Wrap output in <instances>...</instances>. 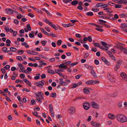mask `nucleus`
I'll return each instance as SVG.
<instances>
[{
    "instance_id": "b1692460",
    "label": "nucleus",
    "mask_w": 127,
    "mask_h": 127,
    "mask_svg": "<svg viewBox=\"0 0 127 127\" xmlns=\"http://www.w3.org/2000/svg\"><path fill=\"white\" fill-rule=\"evenodd\" d=\"M94 45L95 47L99 48L100 46V44L98 43H95L94 44Z\"/></svg>"
},
{
    "instance_id": "09e8293b",
    "label": "nucleus",
    "mask_w": 127,
    "mask_h": 127,
    "mask_svg": "<svg viewBox=\"0 0 127 127\" xmlns=\"http://www.w3.org/2000/svg\"><path fill=\"white\" fill-rule=\"evenodd\" d=\"M100 43H102V45L104 47L105 46H106L107 45V44L106 43L103 41H101L100 42Z\"/></svg>"
},
{
    "instance_id": "39448f33",
    "label": "nucleus",
    "mask_w": 127,
    "mask_h": 127,
    "mask_svg": "<svg viewBox=\"0 0 127 127\" xmlns=\"http://www.w3.org/2000/svg\"><path fill=\"white\" fill-rule=\"evenodd\" d=\"M7 13L9 15H12L13 14V10L10 8H7L5 9Z\"/></svg>"
},
{
    "instance_id": "9b49d317",
    "label": "nucleus",
    "mask_w": 127,
    "mask_h": 127,
    "mask_svg": "<svg viewBox=\"0 0 127 127\" xmlns=\"http://www.w3.org/2000/svg\"><path fill=\"white\" fill-rule=\"evenodd\" d=\"M59 67L60 68H62L64 69H66L67 67V66L66 65H64V64H60L59 65Z\"/></svg>"
},
{
    "instance_id": "f257e3e1",
    "label": "nucleus",
    "mask_w": 127,
    "mask_h": 127,
    "mask_svg": "<svg viewBox=\"0 0 127 127\" xmlns=\"http://www.w3.org/2000/svg\"><path fill=\"white\" fill-rule=\"evenodd\" d=\"M117 120L119 122L123 123L127 121V118L124 115L121 114H117L116 116Z\"/></svg>"
},
{
    "instance_id": "f03ea898",
    "label": "nucleus",
    "mask_w": 127,
    "mask_h": 127,
    "mask_svg": "<svg viewBox=\"0 0 127 127\" xmlns=\"http://www.w3.org/2000/svg\"><path fill=\"white\" fill-rule=\"evenodd\" d=\"M121 61L120 60H117L115 66L114 68V70L115 71H117V70L119 68L121 65Z\"/></svg>"
},
{
    "instance_id": "6e6d98bb",
    "label": "nucleus",
    "mask_w": 127,
    "mask_h": 127,
    "mask_svg": "<svg viewBox=\"0 0 127 127\" xmlns=\"http://www.w3.org/2000/svg\"><path fill=\"white\" fill-rule=\"evenodd\" d=\"M95 63V64L97 65L99 64V62L97 59L95 60L94 61Z\"/></svg>"
},
{
    "instance_id": "a19ab883",
    "label": "nucleus",
    "mask_w": 127,
    "mask_h": 127,
    "mask_svg": "<svg viewBox=\"0 0 127 127\" xmlns=\"http://www.w3.org/2000/svg\"><path fill=\"white\" fill-rule=\"evenodd\" d=\"M102 3H97L96 4V6L98 7L99 6H102Z\"/></svg>"
},
{
    "instance_id": "0eeeda50",
    "label": "nucleus",
    "mask_w": 127,
    "mask_h": 127,
    "mask_svg": "<svg viewBox=\"0 0 127 127\" xmlns=\"http://www.w3.org/2000/svg\"><path fill=\"white\" fill-rule=\"evenodd\" d=\"M70 112L69 113L70 114H73L75 112V108L73 107H71L69 109Z\"/></svg>"
},
{
    "instance_id": "4c0bfd02",
    "label": "nucleus",
    "mask_w": 127,
    "mask_h": 127,
    "mask_svg": "<svg viewBox=\"0 0 127 127\" xmlns=\"http://www.w3.org/2000/svg\"><path fill=\"white\" fill-rule=\"evenodd\" d=\"M83 46L86 48L87 50H88L89 49V46L86 44H83Z\"/></svg>"
},
{
    "instance_id": "ddd939ff",
    "label": "nucleus",
    "mask_w": 127,
    "mask_h": 127,
    "mask_svg": "<svg viewBox=\"0 0 127 127\" xmlns=\"http://www.w3.org/2000/svg\"><path fill=\"white\" fill-rule=\"evenodd\" d=\"M91 72L93 76L94 77H96V73L93 69H92L91 70Z\"/></svg>"
},
{
    "instance_id": "423d86ee",
    "label": "nucleus",
    "mask_w": 127,
    "mask_h": 127,
    "mask_svg": "<svg viewBox=\"0 0 127 127\" xmlns=\"http://www.w3.org/2000/svg\"><path fill=\"white\" fill-rule=\"evenodd\" d=\"M121 76L125 81L127 80V75L125 73H122L121 74Z\"/></svg>"
},
{
    "instance_id": "bb28decb",
    "label": "nucleus",
    "mask_w": 127,
    "mask_h": 127,
    "mask_svg": "<svg viewBox=\"0 0 127 127\" xmlns=\"http://www.w3.org/2000/svg\"><path fill=\"white\" fill-rule=\"evenodd\" d=\"M10 50L11 51H13V52H15L16 51L17 49L16 48H13L12 47H11L10 48Z\"/></svg>"
},
{
    "instance_id": "58836bf2",
    "label": "nucleus",
    "mask_w": 127,
    "mask_h": 127,
    "mask_svg": "<svg viewBox=\"0 0 127 127\" xmlns=\"http://www.w3.org/2000/svg\"><path fill=\"white\" fill-rule=\"evenodd\" d=\"M82 76V75L81 74L75 76V78L76 79H79L80 78V77Z\"/></svg>"
},
{
    "instance_id": "412c9836",
    "label": "nucleus",
    "mask_w": 127,
    "mask_h": 127,
    "mask_svg": "<svg viewBox=\"0 0 127 127\" xmlns=\"http://www.w3.org/2000/svg\"><path fill=\"white\" fill-rule=\"evenodd\" d=\"M86 84L87 85H93L92 80H90L86 82Z\"/></svg>"
},
{
    "instance_id": "72a5a7b5",
    "label": "nucleus",
    "mask_w": 127,
    "mask_h": 127,
    "mask_svg": "<svg viewBox=\"0 0 127 127\" xmlns=\"http://www.w3.org/2000/svg\"><path fill=\"white\" fill-rule=\"evenodd\" d=\"M38 83L40 87H41V86H43L44 85L43 82H42V81H39Z\"/></svg>"
},
{
    "instance_id": "4d7b16f0",
    "label": "nucleus",
    "mask_w": 127,
    "mask_h": 127,
    "mask_svg": "<svg viewBox=\"0 0 127 127\" xmlns=\"http://www.w3.org/2000/svg\"><path fill=\"white\" fill-rule=\"evenodd\" d=\"M19 15L17 16V18L18 19H20L22 18V16L21 14H20Z\"/></svg>"
},
{
    "instance_id": "2eb2a0df",
    "label": "nucleus",
    "mask_w": 127,
    "mask_h": 127,
    "mask_svg": "<svg viewBox=\"0 0 127 127\" xmlns=\"http://www.w3.org/2000/svg\"><path fill=\"white\" fill-rule=\"evenodd\" d=\"M50 96L51 97L55 98L56 97L57 95L55 93H53L50 94Z\"/></svg>"
},
{
    "instance_id": "de8ad7c7",
    "label": "nucleus",
    "mask_w": 127,
    "mask_h": 127,
    "mask_svg": "<svg viewBox=\"0 0 127 127\" xmlns=\"http://www.w3.org/2000/svg\"><path fill=\"white\" fill-rule=\"evenodd\" d=\"M7 48L5 47H4L2 48V50L4 52H6L7 51Z\"/></svg>"
},
{
    "instance_id": "a211bd4d",
    "label": "nucleus",
    "mask_w": 127,
    "mask_h": 127,
    "mask_svg": "<svg viewBox=\"0 0 127 127\" xmlns=\"http://www.w3.org/2000/svg\"><path fill=\"white\" fill-rule=\"evenodd\" d=\"M86 15L88 16H92L93 15V13L92 12L90 11L87 12Z\"/></svg>"
},
{
    "instance_id": "338daca9",
    "label": "nucleus",
    "mask_w": 127,
    "mask_h": 127,
    "mask_svg": "<svg viewBox=\"0 0 127 127\" xmlns=\"http://www.w3.org/2000/svg\"><path fill=\"white\" fill-rule=\"evenodd\" d=\"M46 75L45 74H42L41 76V78H46Z\"/></svg>"
},
{
    "instance_id": "37998d69",
    "label": "nucleus",
    "mask_w": 127,
    "mask_h": 127,
    "mask_svg": "<svg viewBox=\"0 0 127 127\" xmlns=\"http://www.w3.org/2000/svg\"><path fill=\"white\" fill-rule=\"evenodd\" d=\"M24 52V51L22 50H19L17 51V52H18V53L19 54H22Z\"/></svg>"
},
{
    "instance_id": "e433bc0d",
    "label": "nucleus",
    "mask_w": 127,
    "mask_h": 127,
    "mask_svg": "<svg viewBox=\"0 0 127 127\" xmlns=\"http://www.w3.org/2000/svg\"><path fill=\"white\" fill-rule=\"evenodd\" d=\"M95 30L97 31L101 32H102L103 31V30L101 29H100L98 28H97L95 29Z\"/></svg>"
},
{
    "instance_id": "13d9d810",
    "label": "nucleus",
    "mask_w": 127,
    "mask_h": 127,
    "mask_svg": "<svg viewBox=\"0 0 127 127\" xmlns=\"http://www.w3.org/2000/svg\"><path fill=\"white\" fill-rule=\"evenodd\" d=\"M108 6V4H102V8H105L107 7Z\"/></svg>"
},
{
    "instance_id": "864d4df0",
    "label": "nucleus",
    "mask_w": 127,
    "mask_h": 127,
    "mask_svg": "<svg viewBox=\"0 0 127 127\" xmlns=\"http://www.w3.org/2000/svg\"><path fill=\"white\" fill-rule=\"evenodd\" d=\"M77 8L80 10H82L83 9L82 7L80 6H79L77 7Z\"/></svg>"
},
{
    "instance_id": "774afa93",
    "label": "nucleus",
    "mask_w": 127,
    "mask_h": 127,
    "mask_svg": "<svg viewBox=\"0 0 127 127\" xmlns=\"http://www.w3.org/2000/svg\"><path fill=\"white\" fill-rule=\"evenodd\" d=\"M28 16H30L32 18V17H33L34 16V15H33V14H32L31 13H29L28 14Z\"/></svg>"
},
{
    "instance_id": "bf43d9fd",
    "label": "nucleus",
    "mask_w": 127,
    "mask_h": 127,
    "mask_svg": "<svg viewBox=\"0 0 127 127\" xmlns=\"http://www.w3.org/2000/svg\"><path fill=\"white\" fill-rule=\"evenodd\" d=\"M78 63V62L76 63H71V67H72L73 66H74L77 64Z\"/></svg>"
},
{
    "instance_id": "c03bdc74",
    "label": "nucleus",
    "mask_w": 127,
    "mask_h": 127,
    "mask_svg": "<svg viewBox=\"0 0 127 127\" xmlns=\"http://www.w3.org/2000/svg\"><path fill=\"white\" fill-rule=\"evenodd\" d=\"M92 82H93V85H94V84H96L97 83H99V81L97 80H92Z\"/></svg>"
},
{
    "instance_id": "79ce46f5",
    "label": "nucleus",
    "mask_w": 127,
    "mask_h": 127,
    "mask_svg": "<svg viewBox=\"0 0 127 127\" xmlns=\"http://www.w3.org/2000/svg\"><path fill=\"white\" fill-rule=\"evenodd\" d=\"M118 92H115L113 93V94L112 96H114V97H116L118 95Z\"/></svg>"
},
{
    "instance_id": "aec40b11",
    "label": "nucleus",
    "mask_w": 127,
    "mask_h": 127,
    "mask_svg": "<svg viewBox=\"0 0 127 127\" xmlns=\"http://www.w3.org/2000/svg\"><path fill=\"white\" fill-rule=\"evenodd\" d=\"M78 3V1L77 0H75L72 1L71 3L72 5H76Z\"/></svg>"
},
{
    "instance_id": "4be33fe9",
    "label": "nucleus",
    "mask_w": 127,
    "mask_h": 127,
    "mask_svg": "<svg viewBox=\"0 0 127 127\" xmlns=\"http://www.w3.org/2000/svg\"><path fill=\"white\" fill-rule=\"evenodd\" d=\"M120 16L121 18L124 17H127V14H122L120 15Z\"/></svg>"
},
{
    "instance_id": "ea45409f",
    "label": "nucleus",
    "mask_w": 127,
    "mask_h": 127,
    "mask_svg": "<svg viewBox=\"0 0 127 127\" xmlns=\"http://www.w3.org/2000/svg\"><path fill=\"white\" fill-rule=\"evenodd\" d=\"M17 64L18 67L20 69H21L23 67V66L22 64H20L18 63Z\"/></svg>"
},
{
    "instance_id": "6e6552de",
    "label": "nucleus",
    "mask_w": 127,
    "mask_h": 127,
    "mask_svg": "<svg viewBox=\"0 0 127 127\" xmlns=\"http://www.w3.org/2000/svg\"><path fill=\"white\" fill-rule=\"evenodd\" d=\"M108 117L109 118L113 120L115 117L116 118V116H115L114 115L111 113H109L108 115Z\"/></svg>"
},
{
    "instance_id": "69168bd1",
    "label": "nucleus",
    "mask_w": 127,
    "mask_h": 127,
    "mask_svg": "<svg viewBox=\"0 0 127 127\" xmlns=\"http://www.w3.org/2000/svg\"><path fill=\"white\" fill-rule=\"evenodd\" d=\"M92 10L94 12H97L99 11V9H92Z\"/></svg>"
},
{
    "instance_id": "5fc2aeb1",
    "label": "nucleus",
    "mask_w": 127,
    "mask_h": 127,
    "mask_svg": "<svg viewBox=\"0 0 127 127\" xmlns=\"http://www.w3.org/2000/svg\"><path fill=\"white\" fill-rule=\"evenodd\" d=\"M36 103L35 101L33 99H32L31 100V103L32 105H33Z\"/></svg>"
},
{
    "instance_id": "3c124183",
    "label": "nucleus",
    "mask_w": 127,
    "mask_h": 127,
    "mask_svg": "<svg viewBox=\"0 0 127 127\" xmlns=\"http://www.w3.org/2000/svg\"><path fill=\"white\" fill-rule=\"evenodd\" d=\"M14 23L16 24H18L19 23V21L17 19H15L14 20Z\"/></svg>"
},
{
    "instance_id": "6ab92c4d",
    "label": "nucleus",
    "mask_w": 127,
    "mask_h": 127,
    "mask_svg": "<svg viewBox=\"0 0 127 127\" xmlns=\"http://www.w3.org/2000/svg\"><path fill=\"white\" fill-rule=\"evenodd\" d=\"M40 74L39 73H37L36 74V76L34 77V78L35 80H37L39 79L40 78Z\"/></svg>"
},
{
    "instance_id": "1a4fd4ad",
    "label": "nucleus",
    "mask_w": 127,
    "mask_h": 127,
    "mask_svg": "<svg viewBox=\"0 0 127 127\" xmlns=\"http://www.w3.org/2000/svg\"><path fill=\"white\" fill-rule=\"evenodd\" d=\"M91 124L92 126L95 127H100V125L99 124L96 123L93 121L91 122Z\"/></svg>"
},
{
    "instance_id": "c85d7f7f",
    "label": "nucleus",
    "mask_w": 127,
    "mask_h": 127,
    "mask_svg": "<svg viewBox=\"0 0 127 127\" xmlns=\"http://www.w3.org/2000/svg\"><path fill=\"white\" fill-rule=\"evenodd\" d=\"M62 41L61 40H59L57 42V45L59 46L61 45Z\"/></svg>"
},
{
    "instance_id": "c756f323",
    "label": "nucleus",
    "mask_w": 127,
    "mask_h": 127,
    "mask_svg": "<svg viewBox=\"0 0 127 127\" xmlns=\"http://www.w3.org/2000/svg\"><path fill=\"white\" fill-rule=\"evenodd\" d=\"M55 71L56 73H58V72H63L64 71L62 69H59L57 70L56 69L55 70Z\"/></svg>"
},
{
    "instance_id": "a878e982",
    "label": "nucleus",
    "mask_w": 127,
    "mask_h": 127,
    "mask_svg": "<svg viewBox=\"0 0 127 127\" xmlns=\"http://www.w3.org/2000/svg\"><path fill=\"white\" fill-rule=\"evenodd\" d=\"M27 28L29 31H30L31 30V29L30 25L29 24H28L26 26Z\"/></svg>"
},
{
    "instance_id": "680f3d73",
    "label": "nucleus",
    "mask_w": 127,
    "mask_h": 127,
    "mask_svg": "<svg viewBox=\"0 0 127 127\" xmlns=\"http://www.w3.org/2000/svg\"><path fill=\"white\" fill-rule=\"evenodd\" d=\"M33 51H31L29 50L27 51V52L29 54L32 55Z\"/></svg>"
},
{
    "instance_id": "20e7f679",
    "label": "nucleus",
    "mask_w": 127,
    "mask_h": 127,
    "mask_svg": "<svg viewBox=\"0 0 127 127\" xmlns=\"http://www.w3.org/2000/svg\"><path fill=\"white\" fill-rule=\"evenodd\" d=\"M92 105V107L98 109L99 108V106L96 103L92 102H91Z\"/></svg>"
},
{
    "instance_id": "49530a36",
    "label": "nucleus",
    "mask_w": 127,
    "mask_h": 127,
    "mask_svg": "<svg viewBox=\"0 0 127 127\" xmlns=\"http://www.w3.org/2000/svg\"><path fill=\"white\" fill-rule=\"evenodd\" d=\"M22 91L23 92L24 91H25L27 92H30V91L29 90L27 89V88H24L23 89Z\"/></svg>"
},
{
    "instance_id": "4468645a",
    "label": "nucleus",
    "mask_w": 127,
    "mask_h": 127,
    "mask_svg": "<svg viewBox=\"0 0 127 127\" xmlns=\"http://www.w3.org/2000/svg\"><path fill=\"white\" fill-rule=\"evenodd\" d=\"M47 72L51 74H53L55 73V72L53 70L51 69H48Z\"/></svg>"
},
{
    "instance_id": "9d476101",
    "label": "nucleus",
    "mask_w": 127,
    "mask_h": 127,
    "mask_svg": "<svg viewBox=\"0 0 127 127\" xmlns=\"http://www.w3.org/2000/svg\"><path fill=\"white\" fill-rule=\"evenodd\" d=\"M17 76V75L15 72H14L12 76H11V78L12 80H14L16 79V77Z\"/></svg>"
},
{
    "instance_id": "8fccbe9b",
    "label": "nucleus",
    "mask_w": 127,
    "mask_h": 127,
    "mask_svg": "<svg viewBox=\"0 0 127 127\" xmlns=\"http://www.w3.org/2000/svg\"><path fill=\"white\" fill-rule=\"evenodd\" d=\"M98 21L101 23H107V22L106 21H104L103 20L101 19H99L98 20Z\"/></svg>"
},
{
    "instance_id": "5701e85b",
    "label": "nucleus",
    "mask_w": 127,
    "mask_h": 127,
    "mask_svg": "<svg viewBox=\"0 0 127 127\" xmlns=\"http://www.w3.org/2000/svg\"><path fill=\"white\" fill-rule=\"evenodd\" d=\"M84 92L86 94H88L89 92V91L86 88H85L84 89Z\"/></svg>"
},
{
    "instance_id": "2f4dec72",
    "label": "nucleus",
    "mask_w": 127,
    "mask_h": 127,
    "mask_svg": "<svg viewBox=\"0 0 127 127\" xmlns=\"http://www.w3.org/2000/svg\"><path fill=\"white\" fill-rule=\"evenodd\" d=\"M16 58L17 60H19L20 61H22L23 60V59L22 58V57L21 56H17Z\"/></svg>"
},
{
    "instance_id": "f8f14e48",
    "label": "nucleus",
    "mask_w": 127,
    "mask_h": 127,
    "mask_svg": "<svg viewBox=\"0 0 127 127\" xmlns=\"http://www.w3.org/2000/svg\"><path fill=\"white\" fill-rule=\"evenodd\" d=\"M40 29L41 30L42 32H43L44 34H45L46 35L50 36V34L46 32L44 29H41V28H40Z\"/></svg>"
},
{
    "instance_id": "dca6fc26",
    "label": "nucleus",
    "mask_w": 127,
    "mask_h": 127,
    "mask_svg": "<svg viewBox=\"0 0 127 127\" xmlns=\"http://www.w3.org/2000/svg\"><path fill=\"white\" fill-rule=\"evenodd\" d=\"M49 108L50 111V112H53V106L51 104H50L49 106Z\"/></svg>"
},
{
    "instance_id": "c9c22d12",
    "label": "nucleus",
    "mask_w": 127,
    "mask_h": 127,
    "mask_svg": "<svg viewBox=\"0 0 127 127\" xmlns=\"http://www.w3.org/2000/svg\"><path fill=\"white\" fill-rule=\"evenodd\" d=\"M115 7L116 8H120L122 7V5H121L119 4H115Z\"/></svg>"
},
{
    "instance_id": "393cba45",
    "label": "nucleus",
    "mask_w": 127,
    "mask_h": 127,
    "mask_svg": "<svg viewBox=\"0 0 127 127\" xmlns=\"http://www.w3.org/2000/svg\"><path fill=\"white\" fill-rule=\"evenodd\" d=\"M125 27V24H121V25L120 27V28L122 30H125V28H126Z\"/></svg>"
},
{
    "instance_id": "f3484780",
    "label": "nucleus",
    "mask_w": 127,
    "mask_h": 127,
    "mask_svg": "<svg viewBox=\"0 0 127 127\" xmlns=\"http://www.w3.org/2000/svg\"><path fill=\"white\" fill-rule=\"evenodd\" d=\"M60 85L64 86H66L68 84L67 83L64 81L61 82L60 83Z\"/></svg>"
},
{
    "instance_id": "a18cd8bd",
    "label": "nucleus",
    "mask_w": 127,
    "mask_h": 127,
    "mask_svg": "<svg viewBox=\"0 0 127 127\" xmlns=\"http://www.w3.org/2000/svg\"><path fill=\"white\" fill-rule=\"evenodd\" d=\"M10 67V66L9 65H6L4 67V68L6 70H8V69Z\"/></svg>"
},
{
    "instance_id": "7ed1b4c3",
    "label": "nucleus",
    "mask_w": 127,
    "mask_h": 127,
    "mask_svg": "<svg viewBox=\"0 0 127 127\" xmlns=\"http://www.w3.org/2000/svg\"><path fill=\"white\" fill-rule=\"evenodd\" d=\"M83 106L84 109L86 110H88L90 107L89 104L87 102L83 103Z\"/></svg>"
},
{
    "instance_id": "cd10ccee",
    "label": "nucleus",
    "mask_w": 127,
    "mask_h": 127,
    "mask_svg": "<svg viewBox=\"0 0 127 127\" xmlns=\"http://www.w3.org/2000/svg\"><path fill=\"white\" fill-rule=\"evenodd\" d=\"M88 40L90 42H91L92 41V37L91 36H89L87 37Z\"/></svg>"
},
{
    "instance_id": "603ef678",
    "label": "nucleus",
    "mask_w": 127,
    "mask_h": 127,
    "mask_svg": "<svg viewBox=\"0 0 127 127\" xmlns=\"http://www.w3.org/2000/svg\"><path fill=\"white\" fill-rule=\"evenodd\" d=\"M91 50L92 51L95 52L97 51L96 48L93 47L92 48Z\"/></svg>"
},
{
    "instance_id": "f704fd0d",
    "label": "nucleus",
    "mask_w": 127,
    "mask_h": 127,
    "mask_svg": "<svg viewBox=\"0 0 127 127\" xmlns=\"http://www.w3.org/2000/svg\"><path fill=\"white\" fill-rule=\"evenodd\" d=\"M51 27L54 29L56 30H58L57 28L56 27L55 25L53 24H52Z\"/></svg>"
},
{
    "instance_id": "0e129e2a",
    "label": "nucleus",
    "mask_w": 127,
    "mask_h": 127,
    "mask_svg": "<svg viewBox=\"0 0 127 127\" xmlns=\"http://www.w3.org/2000/svg\"><path fill=\"white\" fill-rule=\"evenodd\" d=\"M32 114L34 115L37 116V115L38 114V113L37 112H33Z\"/></svg>"
},
{
    "instance_id": "473e14b6",
    "label": "nucleus",
    "mask_w": 127,
    "mask_h": 127,
    "mask_svg": "<svg viewBox=\"0 0 127 127\" xmlns=\"http://www.w3.org/2000/svg\"><path fill=\"white\" fill-rule=\"evenodd\" d=\"M107 53L109 54V55L110 57H112L113 55L112 54V53L109 50L107 51Z\"/></svg>"
},
{
    "instance_id": "e2e57ef3",
    "label": "nucleus",
    "mask_w": 127,
    "mask_h": 127,
    "mask_svg": "<svg viewBox=\"0 0 127 127\" xmlns=\"http://www.w3.org/2000/svg\"><path fill=\"white\" fill-rule=\"evenodd\" d=\"M78 86L77 85V84H73V86L72 88H76Z\"/></svg>"
},
{
    "instance_id": "052dcab7",
    "label": "nucleus",
    "mask_w": 127,
    "mask_h": 127,
    "mask_svg": "<svg viewBox=\"0 0 127 127\" xmlns=\"http://www.w3.org/2000/svg\"><path fill=\"white\" fill-rule=\"evenodd\" d=\"M20 76L21 78L22 77L23 78H24L25 77L24 74L23 73L21 74L20 75Z\"/></svg>"
},
{
    "instance_id": "7c9ffc66",
    "label": "nucleus",
    "mask_w": 127,
    "mask_h": 127,
    "mask_svg": "<svg viewBox=\"0 0 127 127\" xmlns=\"http://www.w3.org/2000/svg\"><path fill=\"white\" fill-rule=\"evenodd\" d=\"M42 44L43 46L45 45L47 43V41H41Z\"/></svg>"
}]
</instances>
